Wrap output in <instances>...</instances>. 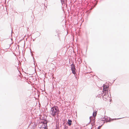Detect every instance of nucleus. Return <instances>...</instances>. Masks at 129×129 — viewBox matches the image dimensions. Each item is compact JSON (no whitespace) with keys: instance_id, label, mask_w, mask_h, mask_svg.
Returning a JSON list of instances; mask_svg holds the SVG:
<instances>
[{"instance_id":"9b49d317","label":"nucleus","mask_w":129,"mask_h":129,"mask_svg":"<svg viewBox=\"0 0 129 129\" xmlns=\"http://www.w3.org/2000/svg\"><path fill=\"white\" fill-rule=\"evenodd\" d=\"M90 129H92V127H91L90 128Z\"/></svg>"},{"instance_id":"423d86ee","label":"nucleus","mask_w":129,"mask_h":129,"mask_svg":"<svg viewBox=\"0 0 129 129\" xmlns=\"http://www.w3.org/2000/svg\"><path fill=\"white\" fill-rule=\"evenodd\" d=\"M103 98L104 99H107V98H108V94H105L103 96Z\"/></svg>"},{"instance_id":"f257e3e1","label":"nucleus","mask_w":129,"mask_h":129,"mask_svg":"<svg viewBox=\"0 0 129 129\" xmlns=\"http://www.w3.org/2000/svg\"><path fill=\"white\" fill-rule=\"evenodd\" d=\"M58 112V109L57 107H52L51 108L50 112L51 115L54 116H55Z\"/></svg>"},{"instance_id":"6e6552de","label":"nucleus","mask_w":129,"mask_h":129,"mask_svg":"<svg viewBox=\"0 0 129 129\" xmlns=\"http://www.w3.org/2000/svg\"><path fill=\"white\" fill-rule=\"evenodd\" d=\"M41 129H47V128H46V126H45L44 127H42L41 128Z\"/></svg>"},{"instance_id":"7ed1b4c3","label":"nucleus","mask_w":129,"mask_h":129,"mask_svg":"<svg viewBox=\"0 0 129 129\" xmlns=\"http://www.w3.org/2000/svg\"><path fill=\"white\" fill-rule=\"evenodd\" d=\"M71 69L72 71V73L74 74H75L76 73V69L75 68V66L73 64H72L71 65Z\"/></svg>"},{"instance_id":"1a4fd4ad","label":"nucleus","mask_w":129,"mask_h":129,"mask_svg":"<svg viewBox=\"0 0 129 129\" xmlns=\"http://www.w3.org/2000/svg\"><path fill=\"white\" fill-rule=\"evenodd\" d=\"M98 96V97H100L101 96H100V95H99V96Z\"/></svg>"},{"instance_id":"39448f33","label":"nucleus","mask_w":129,"mask_h":129,"mask_svg":"<svg viewBox=\"0 0 129 129\" xmlns=\"http://www.w3.org/2000/svg\"><path fill=\"white\" fill-rule=\"evenodd\" d=\"M98 110H94L93 111V116H91L92 117H95L96 116V115L97 113Z\"/></svg>"},{"instance_id":"f03ea898","label":"nucleus","mask_w":129,"mask_h":129,"mask_svg":"<svg viewBox=\"0 0 129 129\" xmlns=\"http://www.w3.org/2000/svg\"><path fill=\"white\" fill-rule=\"evenodd\" d=\"M90 122L91 123L92 126L95 125V118L94 117H90Z\"/></svg>"},{"instance_id":"20e7f679","label":"nucleus","mask_w":129,"mask_h":129,"mask_svg":"<svg viewBox=\"0 0 129 129\" xmlns=\"http://www.w3.org/2000/svg\"><path fill=\"white\" fill-rule=\"evenodd\" d=\"M108 90V86L104 85L103 86V91L104 92L105 91L107 92Z\"/></svg>"},{"instance_id":"0eeeda50","label":"nucleus","mask_w":129,"mask_h":129,"mask_svg":"<svg viewBox=\"0 0 129 129\" xmlns=\"http://www.w3.org/2000/svg\"><path fill=\"white\" fill-rule=\"evenodd\" d=\"M72 121L71 120L69 119L68 121V123L69 126H70L72 124Z\"/></svg>"},{"instance_id":"9d476101","label":"nucleus","mask_w":129,"mask_h":129,"mask_svg":"<svg viewBox=\"0 0 129 129\" xmlns=\"http://www.w3.org/2000/svg\"><path fill=\"white\" fill-rule=\"evenodd\" d=\"M58 36H59V34H58V33L57 34Z\"/></svg>"}]
</instances>
